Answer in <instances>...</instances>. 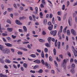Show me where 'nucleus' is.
I'll list each match as a JSON object with an SVG mask.
<instances>
[{"label":"nucleus","mask_w":77,"mask_h":77,"mask_svg":"<svg viewBox=\"0 0 77 77\" xmlns=\"http://www.w3.org/2000/svg\"><path fill=\"white\" fill-rule=\"evenodd\" d=\"M66 63H67V60L64 59L63 61V63L62 64V67L64 68V69L65 70L66 69Z\"/></svg>","instance_id":"nucleus-1"},{"label":"nucleus","mask_w":77,"mask_h":77,"mask_svg":"<svg viewBox=\"0 0 77 77\" xmlns=\"http://www.w3.org/2000/svg\"><path fill=\"white\" fill-rule=\"evenodd\" d=\"M2 52L4 54H10L11 51L9 49L6 48L4 50H2Z\"/></svg>","instance_id":"nucleus-2"},{"label":"nucleus","mask_w":77,"mask_h":77,"mask_svg":"<svg viewBox=\"0 0 77 77\" xmlns=\"http://www.w3.org/2000/svg\"><path fill=\"white\" fill-rule=\"evenodd\" d=\"M5 45L8 47H12V45L9 43H5Z\"/></svg>","instance_id":"nucleus-3"},{"label":"nucleus","mask_w":77,"mask_h":77,"mask_svg":"<svg viewBox=\"0 0 77 77\" xmlns=\"http://www.w3.org/2000/svg\"><path fill=\"white\" fill-rule=\"evenodd\" d=\"M45 65L47 66V68L48 69H50L51 68V66H50V64L48 63L47 62H45Z\"/></svg>","instance_id":"nucleus-4"},{"label":"nucleus","mask_w":77,"mask_h":77,"mask_svg":"<svg viewBox=\"0 0 77 77\" xmlns=\"http://www.w3.org/2000/svg\"><path fill=\"white\" fill-rule=\"evenodd\" d=\"M15 23L17 24H20V25H22V23H20V21L18 20H16Z\"/></svg>","instance_id":"nucleus-5"},{"label":"nucleus","mask_w":77,"mask_h":77,"mask_svg":"<svg viewBox=\"0 0 77 77\" xmlns=\"http://www.w3.org/2000/svg\"><path fill=\"white\" fill-rule=\"evenodd\" d=\"M71 32L72 35H76V33H75V30H74V29H72L71 30Z\"/></svg>","instance_id":"nucleus-6"},{"label":"nucleus","mask_w":77,"mask_h":77,"mask_svg":"<svg viewBox=\"0 0 77 77\" xmlns=\"http://www.w3.org/2000/svg\"><path fill=\"white\" fill-rule=\"evenodd\" d=\"M33 62L34 63H36L38 64H39V63H41V61H40L39 60H35L34 61H33Z\"/></svg>","instance_id":"nucleus-7"},{"label":"nucleus","mask_w":77,"mask_h":77,"mask_svg":"<svg viewBox=\"0 0 77 77\" xmlns=\"http://www.w3.org/2000/svg\"><path fill=\"white\" fill-rule=\"evenodd\" d=\"M26 17L23 16L22 17H20L19 18V20H20V21H21V20H24V19H26Z\"/></svg>","instance_id":"nucleus-8"},{"label":"nucleus","mask_w":77,"mask_h":77,"mask_svg":"<svg viewBox=\"0 0 77 77\" xmlns=\"http://www.w3.org/2000/svg\"><path fill=\"white\" fill-rule=\"evenodd\" d=\"M53 28V25H51V26L48 27V29L49 30H52Z\"/></svg>","instance_id":"nucleus-9"},{"label":"nucleus","mask_w":77,"mask_h":77,"mask_svg":"<svg viewBox=\"0 0 77 77\" xmlns=\"http://www.w3.org/2000/svg\"><path fill=\"white\" fill-rule=\"evenodd\" d=\"M7 30L9 32H11L12 31V30H13V29H12V28H7Z\"/></svg>","instance_id":"nucleus-10"},{"label":"nucleus","mask_w":77,"mask_h":77,"mask_svg":"<svg viewBox=\"0 0 77 77\" xmlns=\"http://www.w3.org/2000/svg\"><path fill=\"white\" fill-rule=\"evenodd\" d=\"M23 29L24 30V32H27V28L25 26H23Z\"/></svg>","instance_id":"nucleus-11"},{"label":"nucleus","mask_w":77,"mask_h":77,"mask_svg":"<svg viewBox=\"0 0 77 77\" xmlns=\"http://www.w3.org/2000/svg\"><path fill=\"white\" fill-rule=\"evenodd\" d=\"M51 37H48V43L50 44H51Z\"/></svg>","instance_id":"nucleus-12"},{"label":"nucleus","mask_w":77,"mask_h":77,"mask_svg":"<svg viewBox=\"0 0 77 77\" xmlns=\"http://www.w3.org/2000/svg\"><path fill=\"white\" fill-rule=\"evenodd\" d=\"M3 48H4V47L3 45H0V50H1V51H3V50H3Z\"/></svg>","instance_id":"nucleus-13"},{"label":"nucleus","mask_w":77,"mask_h":77,"mask_svg":"<svg viewBox=\"0 0 77 77\" xmlns=\"http://www.w3.org/2000/svg\"><path fill=\"white\" fill-rule=\"evenodd\" d=\"M71 72H72V74H73L75 72V70L74 69V68H72L71 69Z\"/></svg>","instance_id":"nucleus-14"},{"label":"nucleus","mask_w":77,"mask_h":77,"mask_svg":"<svg viewBox=\"0 0 77 77\" xmlns=\"http://www.w3.org/2000/svg\"><path fill=\"white\" fill-rule=\"evenodd\" d=\"M58 45V49H60V42H57Z\"/></svg>","instance_id":"nucleus-15"},{"label":"nucleus","mask_w":77,"mask_h":77,"mask_svg":"<svg viewBox=\"0 0 77 77\" xmlns=\"http://www.w3.org/2000/svg\"><path fill=\"white\" fill-rule=\"evenodd\" d=\"M5 62L6 63H11V61H10L8 59L5 60Z\"/></svg>","instance_id":"nucleus-16"},{"label":"nucleus","mask_w":77,"mask_h":77,"mask_svg":"<svg viewBox=\"0 0 77 77\" xmlns=\"http://www.w3.org/2000/svg\"><path fill=\"white\" fill-rule=\"evenodd\" d=\"M45 44L46 47H50V45H49L48 43H46Z\"/></svg>","instance_id":"nucleus-17"},{"label":"nucleus","mask_w":77,"mask_h":77,"mask_svg":"<svg viewBox=\"0 0 77 77\" xmlns=\"http://www.w3.org/2000/svg\"><path fill=\"white\" fill-rule=\"evenodd\" d=\"M39 14L41 18H43V17H43V14H42V12H40Z\"/></svg>","instance_id":"nucleus-18"},{"label":"nucleus","mask_w":77,"mask_h":77,"mask_svg":"<svg viewBox=\"0 0 77 77\" xmlns=\"http://www.w3.org/2000/svg\"><path fill=\"white\" fill-rule=\"evenodd\" d=\"M23 66L24 68H27V64L26 63H24Z\"/></svg>","instance_id":"nucleus-19"},{"label":"nucleus","mask_w":77,"mask_h":77,"mask_svg":"<svg viewBox=\"0 0 77 77\" xmlns=\"http://www.w3.org/2000/svg\"><path fill=\"white\" fill-rule=\"evenodd\" d=\"M53 52L54 55H55L56 54V49H55V48H54V49Z\"/></svg>","instance_id":"nucleus-20"},{"label":"nucleus","mask_w":77,"mask_h":77,"mask_svg":"<svg viewBox=\"0 0 77 77\" xmlns=\"http://www.w3.org/2000/svg\"><path fill=\"white\" fill-rule=\"evenodd\" d=\"M43 72V70L42 69H40L39 71H38V73H42Z\"/></svg>","instance_id":"nucleus-21"},{"label":"nucleus","mask_w":77,"mask_h":77,"mask_svg":"<svg viewBox=\"0 0 77 77\" xmlns=\"http://www.w3.org/2000/svg\"><path fill=\"white\" fill-rule=\"evenodd\" d=\"M38 67L39 66L38 65H36L33 68V69H36V68H38Z\"/></svg>","instance_id":"nucleus-22"},{"label":"nucleus","mask_w":77,"mask_h":77,"mask_svg":"<svg viewBox=\"0 0 77 77\" xmlns=\"http://www.w3.org/2000/svg\"><path fill=\"white\" fill-rule=\"evenodd\" d=\"M30 56L32 57H33V58L36 57V55L35 54H31L30 55Z\"/></svg>","instance_id":"nucleus-23"},{"label":"nucleus","mask_w":77,"mask_h":77,"mask_svg":"<svg viewBox=\"0 0 77 77\" xmlns=\"http://www.w3.org/2000/svg\"><path fill=\"white\" fill-rule=\"evenodd\" d=\"M17 54H18V55H22V54H23V52L21 51H18L17 52Z\"/></svg>","instance_id":"nucleus-24"},{"label":"nucleus","mask_w":77,"mask_h":77,"mask_svg":"<svg viewBox=\"0 0 77 77\" xmlns=\"http://www.w3.org/2000/svg\"><path fill=\"white\" fill-rule=\"evenodd\" d=\"M47 23V19H45L44 20V24H46Z\"/></svg>","instance_id":"nucleus-25"},{"label":"nucleus","mask_w":77,"mask_h":77,"mask_svg":"<svg viewBox=\"0 0 77 77\" xmlns=\"http://www.w3.org/2000/svg\"><path fill=\"white\" fill-rule=\"evenodd\" d=\"M67 35H69V36L70 35V32H69V30H68L67 31Z\"/></svg>","instance_id":"nucleus-26"},{"label":"nucleus","mask_w":77,"mask_h":77,"mask_svg":"<svg viewBox=\"0 0 77 77\" xmlns=\"http://www.w3.org/2000/svg\"><path fill=\"white\" fill-rule=\"evenodd\" d=\"M39 41L41 42H45L44 40L42 39H39Z\"/></svg>","instance_id":"nucleus-27"},{"label":"nucleus","mask_w":77,"mask_h":77,"mask_svg":"<svg viewBox=\"0 0 77 77\" xmlns=\"http://www.w3.org/2000/svg\"><path fill=\"white\" fill-rule=\"evenodd\" d=\"M67 27L66 26L65 29L63 30V32L64 33H66V28H67Z\"/></svg>","instance_id":"nucleus-28"},{"label":"nucleus","mask_w":77,"mask_h":77,"mask_svg":"<svg viewBox=\"0 0 77 77\" xmlns=\"http://www.w3.org/2000/svg\"><path fill=\"white\" fill-rule=\"evenodd\" d=\"M41 62L42 65H45V62L43 60H41Z\"/></svg>","instance_id":"nucleus-29"},{"label":"nucleus","mask_w":77,"mask_h":77,"mask_svg":"<svg viewBox=\"0 0 77 77\" xmlns=\"http://www.w3.org/2000/svg\"><path fill=\"white\" fill-rule=\"evenodd\" d=\"M72 51H73V52H74V51H75V49L74 48V46H72Z\"/></svg>","instance_id":"nucleus-30"},{"label":"nucleus","mask_w":77,"mask_h":77,"mask_svg":"<svg viewBox=\"0 0 77 77\" xmlns=\"http://www.w3.org/2000/svg\"><path fill=\"white\" fill-rule=\"evenodd\" d=\"M7 22L8 23H9L10 24H11V20H9V19H8L7 20Z\"/></svg>","instance_id":"nucleus-31"},{"label":"nucleus","mask_w":77,"mask_h":77,"mask_svg":"<svg viewBox=\"0 0 77 77\" xmlns=\"http://www.w3.org/2000/svg\"><path fill=\"white\" fill-rule=\"evenodd\" d=\"M0 62L1 63H4L3 60H2V58H0Z\"/></svg>","instance_id":"nucleus-32"},{"label":"nucleus","mask_w":77,"mask_h":77,"mask_svg":"<svg viewBox=\"0 0 77 77\" xmlns=\"http://www.w3.org/2000/svg\"><path fill=\"white\" fill-rule=\"evenodd\" d=\"M42 35H43L44 36V35H46V32H45V31H42Z\"/></svg>","instance_id":"nucleus-33"},{"label":"nucleus","mask_w":77,"mask_h":77,"mask_svg":"<svg viewBox=\"0 0 77 77\" xmlns=\"http://www.w3.org/2000/svg\"><path fill=\"white\" fill-rule=\"evenodd\" d=\"M67 15V13H66L65 14H64V16H63V19L65 20L66 19V16Z\"/></svg>","instance_id":"nucleus-34"},{"label":"nucleus","mask_w":77,"mask_h":77,"mask_svg":"<svg viewBox=\"0 0 77 77\" xmlns=\"http://www.w3.org/2000/svg\"><path fill=\"white\" fill-rule=\"evenodd\" d=\"M67 54H68V55L69 56V57H71V53L70 52H67Z\"/></svg>","instance_id":"nucleus-35"},{"label":"nucleus","mask_w":77,"mask_h":77,"mask_svg":"<svg viewBox=\"0 0 77 77\" xmlns=\"http://www.w3.org/2000/svg\"><path fill=\"white\" fill-rule=\"evenodd\" d=\"M23 50L25 51H28V50H27V48H23Z\"/></svg>","instance_id":"nucleus-36"},{"label":"nucleus","mask_w":77,"mask_h":77,"mask_svg":"<svg viewBox=\"0 0 77 77\" xmlns=\"http://www.w3.org/2000/svg\"><path fill=\"white\" fill-rule=\"evenodd\" d=\"M27 47L29 48V49H32V48L30 47V45L28 44L27 45Z\"/></svg>","instance_id":"nucleus-37"},{"label":"nucleus","mask_w":77,"mask_h":77,"mask_svg":"<svg viewBox=\"0 0 77 77\" xmlns=\"http://www.w3.org/2000/svg\"><path fill=\"white\" fill-rule=\"evenodd\" d=\"M2 39L4 42H7V41H6V40L5 39V38H3Z\"/></svg>","instance_id":"nucleus-38"},{"label":"nucleus","mask_w":77,"mask_h":77,"mask_svg":"<svg viewBox=\"0 0 77 77\" xmlns=\"http://www.w3.org/2000/svg\"><path fill=\"white\" fill-rule=\"evenodd\" d=\"M49 60L50 61H52L53 59H52V57L51 56H49Z\"/></svg>","instance_id":"nucleus-39"},{"label":"nucleus","mask_w":77,"mask_h":77,"mask_svg":"<svg viewBox=\"0 0 77 77\" xmlns=\"http://www.w3.org/2000/svg\"><path fill=\"white\" fill-rule=\"evenodd\" d=\"M71 67L72 68H74L75 67V64H72L71 66Z\"/></svg>","instance_id":"nucleus-40"},{"label":"nucleus","mask_w":77,"mask_h":77,"mask_svg":"<svg viewBox=\"0 0 77 77\" xmlns=\"http://www.w3.org/2000/svg\"><path fill=\"white\" fill-rule=\"evenodd\" d=\"M19 9L20 11H23L24 9L23 7H20L19 8Z\"/></svg>","instance_id":"nucleus-41"},{"label":"nucleus","mask_w":77,"mask_h":77,"mask_svg":"<svg viewBox=\"0 0 77 77\" xmlns=\"http://www.w3.org/2000/svg\"><path fill=\"white\" fill-rule=\"evenodd\" d=\"M12 37L13 38V39H15L17 38V36L15 35H12Z\"/></svg>","instance_id":"nucleus-42"},{"label":"nucleus","mask_w":77,"mask_h":77,"mask_svg":"<svg viewBox=\"0 0 77 77\" xmlns=\"http://www.w3.org/2000/svg\"><path fill=\"white\" fill-rule=\"evenodd\" d=\"M42 3L43 5H44V4H45V0H42Z\"/></svg>","instance_id":"nucleus-43"},{"label":"nucleus","mask_w":77,"mask_h":77,"mask_svg":"<svg viewBox=\"0 0 77 77\" xmlns=\"http://www.w3.org/2000/svg\"><path fill=\"white\" fill-rule=\"evenodd\" d=\"M65 5H63L62 9V10H64L65 9Z\"/></svg>","instance_id":"nucleus-44"},{"label":"nucleus","mask_w":77,"mask_h":77,"mask_svg":"<svg viewBox=\"0 0 77 77\" xmlns=\"http://www.w3.org/2000/svg\"><path fill=\"white\" fill-rule=\"evenodd\" d=\"M54 34L53 35V36H55L56 35V33H57V31L56 30H55L54 31Z\"/></svg>","instance_id":"nucleus-45"},{"label":"nucleus","mask_w":77,"mask_h":77,"mask_svg":"<svg viewBox=\"0 0 77 77\" xmlns=\"http://www.w3.org/2000/svg\"><path fill=\"white\" fill-rule=\"evenodd\" d=\"M29 19L30 21H32V17L31 16H29Z\"/></svg>","instance_id":"nucleus-46"},{"label":"nucleus","mask_w":77,"mask_h":77,"mask_svg":"<svg viewBox=\"0 0 77 77\" xmlns=\"http://www.w3.org/2000/svg\"><path fill=\"white\" fill-rule=\"evenodd\" d=\"M6 38L8 40V41H11V38L10 37H8Z\"/></svg>","instance_id":"nucleus-47"},{"label":"nucleus","mask_w":77,"mask_h":77,"mask_svg":"<svg viewBox=\"0 0 77 77\" xmlns=\"http://www.w3.org/2000/svg\"><path fill=\"white\" fill-rule=\"evenodd\" d=\"M30 72H31L32 73H33V74H34L35 73V71L34 70H31L30 71Z\"/></svg>","instance_id":"nucleus-48"},{"label":"nucleus","mask_w":77,"mask_h":77,"mask_svg":"<svg viewBox=\"0 0 77 77\" xmlns=\"http://www.w3.org/2000/svg\"><path fill=\"white\" fill-rule=\"evenodd\" d=\"M45 53H47L48 52V49L47 48H45Z\"/></svg>","instance_id":"nucleus-49"},{"label":"nucleus","mask_w":77,"mask_h":77,"mask_svg":"<svg viewBox=\"0 0 77 77\" xmlns=\"http://www.w3.org/2000/svg\"><path fill=\"white\" fill-rule=\"evenodd\" d=\"M54 62L55 63V65L57 67V66H58V64H57V62H56V61H54Z\"/></svg>","instance_id":"nucleus-50"},{"label":"nucleus","mask_w":77,"mask_h":77,"mask_svg":"<svg viewBox=\"0 0 77 77\" xmlns=\"http://www.w3.org/2000/svg\"><path fill=\"white\" fill-rule=\"evenodd\" d=\"M57 18H58V21H61V18H60V17L59 16H57Z\"/></svg>","instance_id":"nucleus-51"},{"label":"nucleus","mask_w":77,"mask_h":77,"mask_svg":"<svg viewBox=\"0 0 77 77\" xmlns=\"http://www.w3.org/2000/svg\"><path fill=\"white\" fill-rule=\"evenodd\" d=\"M49 17L50 18H52V17H53V14H50L49 16Z\"/></svg>","instance_id":"nucleus-52"},{"label":"nucleus","mask_w":77,"mask_h":77,"mask_svg":"<svg viewBox=\"0 0 77 77\" xmlns=\"http://www.w3.org/2000/svg\"><path fill=\"white\" fill-rule=\"evenodd\" d=\"M41 56L42 58H44V54H41Z\"/></svg>","instance_id":"nucleus-53"},{"label":"nucleus","mask_w":77,"mask_h":77,"mask_svg":"<svg viewBox=\"0 0 77 77\" xmlns=\"http://www.w3.org/2000/svg\"><path fill=\"white\" fill-rule=\"evenodd\" d=\"M13 66H14V68H15V69H17V67L14 64H13Z\"/></svg>","instance_id":"nucleus-54"},{"label":"nucleus","mask_w":77,"mask_h":77,"mask_svg":"<svg viewBox=\"0 0 77 77\" xmlns=\"http://www.w3.org/2000/svg\"><path fill=\"white\" fill-rule=\"evenodd\" d=\"M1 7L3 9V10H4V7L5 6H4V5H3L2 4L1 5Z\"/></svg>","instance_id":"nucleus-55"},{"label":"nucleus","mask_w":77,"mask_h":77,"mask_svg":"<svg viewBox=\"0 0 77 77\" xmlns=\"http://www.w3.org/2000/svg\"><path fill=\"white\" fill-rule=\"evenodd\" d=\"M68 23L69 26H71V23H70V20L69 19L68 20Z\"/></svg>","instance_id":"nucleus-56"},{"label":"nucleus","mask_w":77,"mask_h":77,"mask_svg":"<svg viewBox=\"0 0 77 77\" xmlns=\"http://www.w3.org/2000/svg\"><path fill=\"white\" fill-rule=\"evenodd\" d=\"M50 33L51 35H53V34H54V31H52Z\"/></svg>","instance_id":"nucleus-57"},{"label":"nucleus","mask_w":77,"mask_h":77,"mask_svg":"<svg viewBox=\"0 0 77 77\" xmlns=\"http://www.w3.org/2000/svg\"><path fill=\"white\" fill-rule=\"evenodd\" d=\"M32 16L33 17V19H34V20H35V15H34V14H32Z\"/></svg>","instance_id":"nucleus-58"},{"label":"nucleus","mask_w":77,"mask_h":77,"mask_svg":"<svg viewBox=\"0 0 77 77\" xmlns=\"http://www.w3.org/2000/svg\"><path fill=\"white\" fill-rule=\"evenodd\" d=\"M51 23L50 22V21H49L48 22V26H51Z\"/></svg>","instance_id":"nucleus-59"},{"label":"nucleus","mask_w":77,"mask_h":77,"mask_svg":"<svg viewBox=\"0 0 77 77\" xmlns=\"http://www.w3.org/2000/svg\"><path fill=\"white\" fill-rule=\"evenodd\" d=\"M74 53V55L75 56V57H76L77 56V53L75 52V51H73V52Z\"/></svg>","instance_id":"nucleus-60"},{"label":"nucleus","mask_w":77,"mask_h":77,"mask_svg":"<svg viewBox=\"0 0 77 77\" xmlns=\"http://www.w3.org/2000/svg\"><path fill=\"white\" fill-rule=\"evenodd\" d=\"M40 7L42 8H44V5H42V4H41L40 5Z\"/></svg>","instance_id":"nucleus-61"},{"label":"nucleus","mask_w":77,"mask_h":77,"mask_svg":"<svg viewBox=\"0 0 77 77\" xmlns=\"http://www.w3.org/2000/svg\"><path fill=\"white\" fill-rule=\"evenodd\" d=\"M51 73H52V74H54V71L53 70H52L51 71Z\"/></svg>","instance_id":"nucleus-62"},{"label":"nucleus","mask_w":77,"mask_h":77,"mask_svg":"<svg viewBox=\"0 0 77 77\" xmlns=\"http://www.w3.org/2000/svg\"><path fill=\"white\" fill-rule=\"evenodd\" d=\"M19 32H23V30L22 29H19Z\"/></svg>","instance_id":"nucleus-63"},{"label":"nucleus","mask_w":77,"mask_h":77,"mask_svg":"<svg viewBox=\"0 0 77 77\" xmlns=\"http://www.w3.org/2000/svg\"><path fill=\"white\" fill-rule=\"evenodd\" d=\"M75 21L76 23L77 24V17H75Z\"/></svg>","instance_id":"nucleus-64"}]
</instances>
